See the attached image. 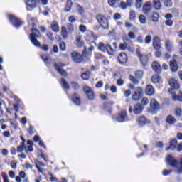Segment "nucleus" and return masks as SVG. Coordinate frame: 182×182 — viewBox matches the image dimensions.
<instances>
[{
    "label": "nucleus",
    "mask_w": 182,
    "mask_h": 182,
    "mask_svg": "<svg viewBox=\"0 0 182 182\" xmlns=\"http://www.w3.org/2000/svg\"><path fill=\"white\" fill-rule=\"evenodd\" d=\"M143 110H144V107H143V105L140 103H136L134 106L133 112L134 114H140Z\"/></svg>",
    "instance_id": "dca6fc26"
},
{
    "label": "nucleus",
    "mask_w": 182,
    "mask_h": 182,
    "mask_svg": "<svg viewBox=\"0 0 182 182\" xmlns=\"http://www.w3.org/2000/svg\"><path fill=\"white\" fill-rule=\"evenodd\" d=\"M152 69L156 72V73H161V67L160 64L157 62H153L151 64Z\"/></svg>",
    "instance_id": "5701e85b"
},
{
    "label": "nucleus",
    "mask_w": 182,
    "mask_h": 182,
    "mask_svg": "<svg viewBox=\"0 0 182 182\" xmlns=\"http://www.w3.org/2000/svg\"><path fill=\"white\" fill-rule=\"evenodd\" d=\"M127 6H129L127 3H125L124 1H121V3L119 5V8H121V9H127Z\"/></svg>",
    "instance_id": "c03bdc74"
},
{
    "label": "nucleus",
    "mask_w": 182,
    "mask_h": 182,
    "mask_svg": "<svg viewBox=\"0 0 182 182\" xmlns=\"http://www.w3.org/2000/svg\"><path fill=\"white\" fill-rule=\"evenodd\" d=\"M61 36L63 39H66V38L69 36V35L68 34V30L65 26L61 27Z\"/></svg>",
    "instance_id": "c756f323"
},
{
    "label": "nucleus",
    "mask_w": 182,
    "mask_h": 182,
    "mask_svg": "<svg viewBox=\"0 0 182 182\" xmlns=\"http://www.w3.org/2000/svg\"><path fill=\"white\" fill-rule=\"evenodd\" d=\"M136 7L138 9H140V8H141V5L143 4V0H136Z\"/></svg>",
    "instance_id": "49530a36"
},
{
    "label": "nucleus",
    "mask_w": 182,
    "mask_h": 182,
    "mask_svg": "<svg viewBox=\"0 0 182 182\" xmlns=\"http://www.w3.org/2000/svg\"><path fill=\"white\" fill-rule=\"evenodd\" d=\"M134 75L135 77L133 75H129V80H131L134 85H139V80L137 79H141L143 77V71H136Z\"/></svg>",
    "instance_id": "39448f33"
},
{
    "label": "nucleus",
    "mask_w": 182,
    "mask_h": 182,
    "mask_svg": "<svg viewBox=\"0 0 182 182\" xmlns=\"http://www.w3.org/2000/svg\"><path fill=\"white\" fill-rule=\"evenodd\" d=\"M147 122V119L144 117L141 116L137 119V123L139 126H144Z\"/></svg>",
    "instance_id": "c85d7f7f"
},
{
    "label": "nucleus",
    "mask_w": 182,
    "mask_h": 182,
    "mask_svg": "<svg viewBox=\"0 0 182 182\" xmlns=\"http://www.w3.org/2000/svg\"><path fill=\"white\" fill-rule=\"evenodd\" d=\"M124 43L119 44L120 50H127L129 49V44L131 43L130 39L126 38H123Z\"/></svg>",
    "instance_id": "2eb2a0df"
},
{
    "label": "nucleus",
    "mask_w": 182,
    "mask_h": 182,
    "mask_svg": "<svg viewBox=\"0 0 182 182\" xmlns=\"http://www.w3.org/2000/svg\"><path fill=\"white\" fill-rule=\"evenodd\" d=\"M9 19L11 23H12V25H14V26H16V28H18L19 26H22V25H23V23L22 21H21L20 19L15 17V16H14V15H9Z\"/></svg>",
    "instance_id": "0eeeda50"
},
{
    "label": "nucleus",
    "mask_w": 182,
    "mask_h": 182,
    "mask_svg": "<svg viewBox=\"0 0 182 182\" xmlns=\"http://www.w3.org/2000/svg\"><path fill=\"white\" fill-rule=\"evenodd\" d=\"M136 18V12L133 10L129 11V21H135Z\"/></svg>",
    "instance_id": "c9c22d12"
},
{
    "label": "nucleus",
    "mask_w": 182,
    "mask_h": 182,
    "mask_svg": "<svg viewBox=\"0 0 182 182\" xmlns=\"http://www.w3.org/2000/svg\"><path fill=\"white\" fill-rule=\"evenodd\" d=\"M165 6H167V8H171V6H173V1L171 0H166L165 2Z\"/></svg>",
    "instance_id": "3c124183"
},
{
    "label": "nucleus",
    "mask_w": 182,
    "mask_h": 182,
    "mask_svg": "<svg viewBox=\"0 0 182 182\" xmlns=\"http://www.w3.org/2000/svg\"><path fill=\"white\" fill-rule=\"evenodd\" d=\"M128 36L130 39H136V34L132 31L128 33Z\"/></svg>",
    "instance_id": "603ef678"
},
{
    "label": "nucleus",
    "mask_w": 182,
    "mask_h": 182,
    "mask_svg": "<svg viewBox=\"0 0 182 182\" xmlns=\"http://www.w3.org/2000/svg\"><path fill=\"white\" fill-rule=\"evenodd\" d=\"M176 147H177V139H173L170 142V146L166 148V151L168 150H175Z\"/></svg>",
    "instance_id": "a878e982"
},
{
    "label": "nucleus",
    "mask_w": 182,
    "mask_h": 182,
    "mask_svg": "<svg viewBox=\"0 0 182 182\" xmlns=\"http://www.w3.org/2000/svg\"><path fill=\"white\" fill-rule=\"evenodd\" d=\"M161 41L159 36H155L153 38V48L156 49V50H160L161 49Z\"/></svg>",
    "instance_id": "f8f14e48"
},
{
    "label": "nucleus",
    "mask_w": 182,
    "mask_h": 182,
    "mask_svg": "<svg viewBox=\"0 0 182 182\" xmlns=\"http://www.w3.org/2000/svg\"><path fill=\"white\" fill-rule=\"evenodd\" d=\"M168 84L172 89H175L176 90H178V89H180V84L178 83V81L174 78H170L168 80Z\"/></svg>",
    "instance_id": "4468645a"
},
{
    "label": "nucleus",
    "mask_w": 182,
    "mask_h": 182,
    "mask_svg": "<svg viewBox=\"0 0 182 182\" xmlns=\"http://www.w3.org/2000/svg\"><path fill=\"white\" fill-rule=\"evenodd\" d=\"M154 8L156 9V11L161 9V2H160V0H154Z\"/></svg>",
    "instance_id": "7c9ffc66"
},
{
    "label": "nucleus",
    "mask_w": 182,
    "mask_h": 182,
    "mask_svg": "<svg viewBox=\"0 0 182 182\" xmlns=\"http://www.w3.org/2000/svg\"><path fill=\"white\" fill-rule=\"evenodd\" d=\"M41 59H43V62L45 63H49V60H50V58L46 56V55H42Z\"/></svg>",
    "instance_id": "8fccbe9b"
},
{
    "label": "nucleus",
    "mask_w": 182,
    "mask_h": 182,
    "mask_svg": "<svg viewBox=\"0 0 182 182\" xmlns=\"http://www.w3.org/2000/svg\"><path fill=\"white\" fill-rule=\"evenodd\" d=\"M95 87L100 89V87H103V81H98L95 85Z\"/></svg>",
    "instance_id": "680f3d73"
},
{
    "label": "nucleus",
    "mask_w": 182,
    "mask_h": 182,
    "mask_svg": "<svg viewBox=\"0 0 182 182\" xmlns=\"http://www.w3.org/2000/svg\"><path fill=\"white\" fill-rule=\"evenodd\" d=\"M166 122L168 124L173 125L176 124V117L173 115H168L166 119Z\"/></svg>",
    "instance_id": "b1692460"
},
{
    "label": "nucleus",
    "mask_w": 182,
    "mask_h": 182,
    "mask_svg": "<svg viewBox=\"0 0 182 182\" xmlns=\"http://www.w3.org/2000/svg\"><path fill=\"white\" fill-rule=\"evenodd\" d=\"M170 68L171 72H177V70H178V65L177 64L176 59L173 58L170 61Z\"/></svg>",
    "instance_id": "a211bd4d"
},
{
    "label": "nucleus",
    "mask_w": 182,
    "mask_h": 182,
    "mask_svg": "<svg viewBox=\"0 0 182 182\" xmlns=\"http://www.w3.org/2000/svg\"><path fill=\"white\" fill-rule=\"evenodd\" d=\"M47 36L50 39V41H55V37H53V33H47Z\"/></svg>",
    "instance_id": "4d7b16f0"
},
{
    "label": "nucleus",
    "mask_w": 182,
    "mask_h": 182,
    "mask_svg": "<svg viewBox=\"0 0 182 182\" xmlns=\"http://www.w3.org/2000/svg\"><path fill=\"white\" fill-rule=\"evenodd\" d=\"M151 80L153 83H160L161 78L160 77V75L156 74L152 76Z\"/></svg>",
    "instance_id": "473e14b6"
},
{
    "label": "nucleus",
    "mask_w": 182,
    "mask_h": 182,
    "mask_svg": "<svg viewBox=\"0 0 182 182\" xmlns=\"http://www.w3.org/2000/svg\"><path fill=\"white\" fill-rule=\"evenodd\" d=\"M150 107L151 109H152L153 110H160V105L159 104L157 100H156V99H152L151 100Z\"/></svg>",
    "instance_id": "aec40b11"
},
{
    "label": "nucleus",
    "mask_w": 182,
    "mask_h": 182,
    "mask_svg": "<svg viewBox=\"0 0 182 182\" xmlns=\"http://www.w3.org/2000/svg\"><path fill=\"white\" fill-rule=\"evenodd\" d=\"M159 14L154 13L152 16L153 22H159Z\"/></svg>",
    "instance_id": "a18cd8bd"
},
{
    "label": "nucleus",
    "mask_w": 182,
    "mask_h": 182,
    "mask_svg": "<svg viewBox=\"0 0 182 182\" xmlns=\"http://www.w3.org/2000/svg\"><path fill=\"white\" fill-rule=\"evenodd\" d=\"M118 61L122 65L127 63V55H126V53H121L120 54H119Z\"/></svg>",
    "instance_id": "6ab92c4d"
},
{
    "label": "nucleus",
    "mask_w": 182,
    "mask_h": 182,
    "mask_svg": "<svg viewBox=\"0 0 182 182\" xmlns=\"http://www.w3.org/2000/svg\"><path fill=\"white\" fill-rule=\"evenodd\" d=\"M54 66L57 70V72H58V73H60V75H61V76H63L64 77H68V73H66V71L63 69H62V68H63V66H65V65L62 64V63H55Z\"/></svg>",
    "instance_id": "6e6552de"
},
{
    "label": "nucleus",
    "mask_w": 182,
    "mask_h": 182,
    "mask_svg": "<svg viewBox=\"0 0 182 182\" xmlns=\"http://www.w3.org/2000/svg\"><path fill=\"white\" fill-rule=\"evenodd\" d=\"M11 167L15 170L16 168V161L13 160L11 161Z\"/></svg>",
    "instance_id": "69168bd1"
},
{
    "label": "nucleus",
    "mask_w": 182,
    "mask_h": 182,
    "mask_svg": "<svg viewBox=\"0 0 182 182\" xmlns=\"http://www.w3.org/2000/svg\"><path fill=\"white\" fill-rule=\"evenodd\" d=\"M144 43L146 45H149V43H151V36L148 35L145 37Z\"/></svg>",
    "instance_id": "79ce46f5"
},
{
    "label": "nucleus",
    "mask_w": 182,
    "mask_h": 182,
    "mask_svg": "<svg viewBox=\"0 0 182 182\" xmlns=\"http://www.w3.org/2000/svg\"><path fill=\"white\" fill-rule=\"evenodd\" d=\"M72 101L76 106H80V98H79V95L76 93H74L72 95Z\"/></svg>",
    "instance_id": "393cba45"
},
{
    "label": "nucleus",
    "mask_w": 182,
    "mask_h": 182,
    "mask_svg": "<svg viewBox=\"0 0 182 182\" xmlns=\"http://www.w3.org/2000/svg\"><path fill=\"white\" fill-rule=\"evenodd\" d=\"M19 177L21 178H26V174L25 173V171H20Z\"/></svg>",
    "instance_id": "338daca9"
},
{
    "label": "nucleus",
    "mask_w": 182,
    "mask_h": 182,
    "mask_svg": "<svg viewBox=\"0 0 182 182\" xmlns=\"http://www.w3.org/2000/svg\"><path fill=\"white\" fill-rule=\"evenodd\" d=\"M122 18V16L120 15V14L119 13H116L114 15V19L115 21H119V19H120Z\"/></svg>",
    "instance_id": "e2e57ef3"
},
{
    "label": "nucleus",
    "mask_w": 182,
    "mask_h": 182,
    "mask_svg": "<svg viewBox=\"0 0 182 182\" xmlns=\"http://www.w3.org/2000/svg\"><path fill=\"white\" fill-rule=\"evenodd\" d=\"M72 6H73L72 0H68L67 1V6L65 8V12H69V11H70V9H72Z\"/></svg>",
    "instance_id": "f704fd0d"
},
{
    "label": "nucleus",
    "mask_w": 182,
    "mask_h": 182,
    "mask_svg": "<svg viewBox=\"0 0 182 182\" xmlns=\"http://www.w3.org/2000/svg\"><path fill=\"white\" fill-rule=\"evenodd\" d=\"M81 77L84 80H89V79L90 77V71L88 70V71H86L85 73H83L81 75Z\"/></svg>",
    "instance_id": "72a5a7b5"
},
{
    "label": "nucleus",
    "mask_w": 182,
    "mask_h": 182,
    "mask_svg": "<svg viewBox=\"0 0 182 182\" xmlns=\"http://www.w3.org/2000/svg\"><path fill=\"white\" fill-rule=\"evenodd\" d=\"M174 48V46L173 45V43L169 39H167L165 41V49L167 50V52H173V48Z\"/></svg>",
    "instance_id": "f3484780"
},
{
    "label": "nucleus",
    "mask_w": 182,
    "mask_h": 182,
    "mask_svg": "<svg viewBox=\"0 0 182 182\" xmlns=\"http://www.w3.org/2000/svg\"><path fill=\"white\" fill-rule=\"evenodd\" d=\"M83 90L90 100H93V99H95V93L93 92V90L90 89V87L85 86L83 87Z\"/></svg>",
    "instance_id": "9b49d317"
},
{
    "label": "nucleus",
    "mask_w": 182,
    "mask_h": 182,
    "mask_svg": "<svg viewBox=\"0 0 182 182\" xmlns=\"http://www.w3.org/2000/svg\"><path fill=\"white\" fill-rule=\"evenodd\" d=\"M49 176H50V181H51L52 182H58V178L53 176L52 173H49Z\"/></svg>",
    "instance_id": "6e6d98bb"
},
{
    "label": "nucleus",
    "mask_w": 182,
    "mask_h": 182,
    "mask_svg": "<svg viewBox=\"0 0 182 182\" xmlns=\"http://www.w3.org/2000/svg\"><path fill=\"white\" fill-rule=\"evenodd\" d=\"M98 49L100 52H107L108 55H113L114 50L112 48V46L109 44H105L104 43L100 42L98 44Z\"/></svg>",
    "instance_id": "f03ea898"
},
{
    "label": "nucleus",
    "mask_w": 182,
    "mask_h": 182,
    "mask_svg": "<svg viewBox=\"0 0 182 182\" xmlns=\"http://www.w3.org/2000/svg\"><path fill=\"white\" fill-rule=\"evenodd\" d=\"M25 149V144H23V142H21L20 144V146L18 147H17V151L18 153H22V151H23Z\"/></svg>",
    "instance_id": "ea45409f"
},
{
    "label": "nucleus",
    "mask_w": 182,
    "mask_h": 182,
    "mask_svg": "<svg viewBox=\"0 0 182 182\" xmlns=\"http://www.w3.org/2000/svg\"><path fill=\"white\" fill-rule=\"evenodd\" d=\"M50 27L53 32L58 33V32H59V31H60V29L59 28V24L58 23V21H53L51 23Z\"/></svg>",
    "instance_id": "bb28decb"
},
{
    "label": "nucleus",
    "mask_w": 182,
    "mask_h": 182,
    "mask_svg": "<svg viewBox=\"0 0 182 182\" xmlns=\"http://www.w3.org/2000/svg\"><path fill=\"white\" fill-rule=\"evenodd\" d=\"M71 85H72V87H73V89H79V84L77 82H71Z\"/></svg>",
    "instance_id": "bf43d9fd"
},
{
    "label": "nucleus",
    "mask_w": 182,
    "mask_h": 182,
    "mask_svg": "<svg viewBox=\"0 0 182 182\" xmlns=\"http://www.w3.org/2000/svg\"><path fill=\"white\" fill-rule=\"evenodd\" d=\"M61 85L62 87H64V89H69V84L68 83V82H66V80H64V78L61 79Z\"/></svg>",
    "instance_id": "4c0bfd02"
},
{
    "label": "nucleus",
    "mask_w": 182,
    "mask_h": 182,
    "mask_svg": "<svg viewBox=\"0 0 182 182\" xmlns=\"http://www.w3.org/2000/svg\"><path fill=\"white\" fill-rule=\"evenodd\" d=\"M59 46H60V50L64 51V50H66V45L65 44V43H64V42H61V43H60Z\"/></svg>",
    "instance_id": "864d4df0"
},
{
    "label": "nucleus",
    "mask_w": 182,
    "mask_h": 182,
    "mask_svg": "<svg viewBox=\"0 0 182 182\" xmlns=\"http://www.w3.org/2000/svg\"><path fill=\"white\" fill-rule=\"evenodd\" d=\"M143 88L137 87L135 89V92L134 95H132V100L135 102H139L141 97H143Z\"/></svg>",
    "instance_id": "423d86ee"
},
{
    "label": "nucleus",
    "mask_w": 182,
    "mask_h": 182,
    "mask_svg": "<svg viewBox=\"0 0 182 182\" xmlns=\"http://www.w3.org/2000/svg\"><path fill=\"white\" fill-rule=\"evenodd\" d=\"M49 0H28L26 1L27 11H32L36 8L38 4H41L43 6L48 5Z\"/></svg>",
    "instance_id": "f257e3e1"
},
{
    "label": "nucleus",
    "mask_w": 182,
    "mask_h": 182,
    "mask_svg": "<svg viewBox=\"0 0 182 182\" xmlns=\"http://www.w3.org/2000/svg\"><path fill=\"white\" fill-rule=\"evenodd\" d=\"M149 98L146 97H143L141 100V105L142 106H147L149 105Z\"/></svg>",
    "instance_id": "a19ab883"
},
{
    "label": "nucleus",
    "mask_w": 182,
    "mask_h": 182,
    "mask_svg": "<svg viewBox=\"0 0 182 182\" xmlns=\"http://www.w3.org/2000/svg\"><path fill=\"white\" fill-rule=\"evenodd\" d=\"M96 19L102 29H109V22L107 21V19H106V17L102 14H98L96 16Z\"/></svg>",
    "instance_id": "7ed1b4c3"
},
{
    "label": "nucleus",
    "mask_w": 182,
    "mask_h": 182,
    "mask_svg": "<svg viewBox=\"0 0 182 182\" xmlns=\"http://www.w3.org/2000/svg\"><path fill=\"white\" fill-rule=\"evenodd\" d=\"M87 28L85 26V25H80L79 26V31L80 32H82V33H85L87 31Z\"/></svg>",
    "instance_id": "09e8293b"
},
{
    "label": "nucleus",
    "mask_w": 182,
    "mask_h": 182,
    "mask_svg": "<svg viewBox=\"0 0 182 182\" xmlns=\"http://www.w3.org/2000/svg\"><path fill=\"white\" fill-rule=\"evenodd\" d=\"M136 41L139 43H144L143 36H139L136 38Z\"/></svg>",
    "instance_id": "5fc2aeb1"
},
{
    "label": "nucleus",
    "mask_w": 182,
    "mask_h": 182,
    "mask_svg": "<svg viewBox=\"0 0 182 182\" xmlns=\"http://www.w3.org/2000/svg\"><path fill=\"white\" fill-rule=\"evenodd\" d=\"M76 8L80 15H82L83 12H85V9H83V7H82V6H80V4H77Z\"/></svg>",
    "instance_id": "37998d69"
},
{
    "label": "nucleus",
    "mask_w": 182,
    "mask_h": 182,
    "mask_svg": "<svg viewBox=\"0 0 182 182\" xmlns=\"http://www.w3.org/2000/svg\"><path fill=\"white\" fill-rule=\"evenodd\" d=\"M71 58L75 63H80L81 62H83V58H82V55H80L77 52H73L71 53Z\"/></svg>",
    "instance_id": "9d476101"
},
{
    "label": "nucleus",
    "mask_w": 182,
    "mask_h": 182,
    "mask_svg": "<svg viewBox=\"0 0 182 182\" xmlns=\"http://www.w3.org/2000/svg\"><path fill=\"white\" fill-rule=\"evenodd\" d=\"M76 45L78 48H82L83 46V41H82V36H78L76 38Z\"/></svg>",
    "instance_id": "2f4dec72"
},
{
    "label": "nucleus",
    "mask_w": 182,
    "mask_h": 182,
    "mask_svg": "<svg viewBox=\"0 0 182 182\" xmlns=\"http://www.w3.org/2000/svg\"><path fill=\"white\" fill-rule=\"evenodd\" d=\"M3 136H4V137L9 138V137H11V133L9 132V131H4L3 132Z\"/></svg>",
    "instance_id": "052dcab7"
},
{
    "label": "nucleus",
    "mask_w": 182,
    "mask_h": 182,
    "mask_svg": "<svg viewBox=\"0 0 182 182\" xmlns=\"http://www.w3.org/2000/svg\"><path fill=\"white\" fill-rule=\"evenodd\" d=\"M153 9V4L150 1H146L142 7V11L143 14L145 15H149L151 12V10Z\"/></svg>",
    "instance_id": "1a4fd4ad"
},
{
    "label": "nucleus",
    "mask_w": 182,
    "mask_h": 182,
    "mask_svg": "<svg viewBox=\"0 0 182 182\" xmlns=\"http://www.w3.org/2000/svg\"><path fill=\"white\" fill-rule=\"evenodd\" d=\"M168 92L171 95L173 100H175V102H182V93L177 95V94H176V91L173 89L169 90Z\"/></svg>",
    "instance_id": "ddd939ff"
},
{
    "label": "nucleus",
    "mask_w": 182,
    "mask_h": 182,
    "mask_svg": "<svg viewBox=\"0 0 182 182\" xmlns=\"http://www.w3.org/2000/svg\"><path fill=\"white\" fill-rule=\"evenodd\" d=\"M126 116H127V112H126V111L121 112V113L116 118L117 122L123 123L126 119Z\"/></svg>",
    "instance_id": "412c9836"
},
{
    "label": "nucleus",
    "mask_w": 182,
    "mask_h": 182,
    "mask_svg": "<svg viewBox=\"0 0 182 182\" xmlns=\"http://www.w3.org/2000/svg\"><path fill=\"white\" fill-rule=\"evenodd\" d=\"M139 19L140 23H141L142 25L146 24V16H144V15L143 14L139 15Z\"/></svg>",
    "instance_id": "58836bf2"
},
{
    "label": "nucleus",
    "mask_w": 182,
    "mask_h": 182,
    "mask_svg": "<svg viewBox=\"0 0 182 182\" xmlns=\"http://www.w3.org/2000/svg\"><path fill=\"white\" fill-rule=\"evenodd\" d=\"M124 95L125 97H129V96H130V95H132V90H125Z\"/></svg>",
    "instance_id": "0e129e2a"
},
{
    "label": "nucleus",
    "mask_w": 182,
    "mask_h": 182,
    "mask_svg": "<svg viewBox=\"0 0 182 182\" xmlns=\"http://www.w3.org/2000/svg\"><path fill=\"white\" fill-rule=\"evenodd\" d=\"M68 21H69V22H70L71 23H75L76 22V18H75V16H70L68 18Z\"/></svg>",
    "instance_id": "13d9d810"
},
{
    "label": "nucleus",
    "mask_w": 182,
    "mask_h": 182,
    "mask_svg": "<svg viewBox=\"0 0 182 182\" xmlns=\"http://www.w3.org/2000/svg\"><path fill=\"white\" fill-rule=\"evenodd\" d=\"M145 93L148 96H153L156 91L154 90V87L152 85H147L145 89Z\"/></svg>",
    "instance_id": "4be33fe9"
},
{
    "label": "nucleus",
    "mask_w": 182,
    "mask_h": 182,
    "mask_svg": "<svg viewBox=\"0 0 182 182\" xmlns=\"http://www.w3.org/2000/svg\"><path fill=\"white\" fill-rule=\"evenodd\" d=\"M175 116H176V117H181V116H182L181 108H176L175 109Z\"/></svg>",
    "instance_id": "e433bc0d"
},
{
    "label": "nucleus",
    "mask_w": 182,
    "mask_h": 182,
    "mask_svg": "<svg viewBox=\"0 0 182 182\" xmlns=\"http://www.w3.org/2000/svg\"><path fill=\"white\" fill-rule=\"evenodd\" d=\"M165 24L166 26H171L173 25V21L172 20H166L165 21Z\"/></svg>",
    "instance_id": "774afa93"
},
{
    "label": "nucleus",
    "mask_w": 182,
    "mask_h": 182,
    "mask_svg": "<svg viewBox=\"0 0 182 182\" xmlns=\"http://www.w3.org/2000/svg\"><path fill=\"white\" fill-rule=\"evenodd\" d=\"M139 58L141 63H142V65L144 66H146V65H147V63L149 62V57H147V55H140Z\"/></svg>",
    "instance_id": "cd10ccee"
},
{
    "label": "nucleus",
    "mask_w": 182,
    "mask_h": 182,
    "mask_svg": "<svg viewBox=\"0 0 182 182\" xmlns=\"http://www.w3.org/2000/svg\"><path fill=\"white\" fill-rule=\"evenodd\" d=\"M39 31L37 29H32V33L30 35V39L34 46H41V43L38 41L36 38H39Z\"/></svg>",
    "instance_id": "20e7f679"
},
{
    "label": "nucleus",
    "mask_w": 182,
    "mask_h": 182,
    "mask_svg": "<svg viewBox=\"0 0 182 182\" xmlns=\"http://www.w3.org/2000/svg\"><path fill=\"white\" fill-rule=\"evenodd\" d=\"M67 28L70 32H73L75 31V26L72 23H68Z\"/></svg>",
    "instance_id": "de8ad7c7"
}]
</instances>
